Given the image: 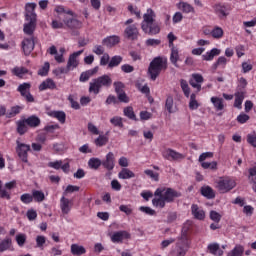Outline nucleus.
<instances>
[{"instance_id": "nucleus-1", "label": "nucleus", "mask_w": 256, "mask_h": 256, "mask_svg": "<svg viewBox=\"0 0 256 256\" xmlns=\"http://www.w3.org/2000/svg\"><path fill=\"white\" fill-rule=\"evenodd\" d=\"M154 197L158 198L152 199V205L164 209L166 203H173L175 199L181 197V193L173 188L160 187L155 190Z\"/></svg>"}, {"instance_id": "nucleus-2", "label": "nucleus", "mask_w": 256, "mask_h": 256, "mask_svg": "<svg viewBox=\"0 0 256 256\" xmlns=\"http://www.w3.org/2000/svg\"><path fill=\"white\" fill-rule=\"evenodd\" d=\"M161 71H167V58L158 56L150 62L148 75L152 81H157V77L161 75Z\"/></svg>"}, {"instance_id": "nucleus-3", "label": "nucleus", "mask_w": 256, "mask_h": 256, "mask_svg": "<svg viewBox=\"0 0 256 256\" xmlns=\"http://www.w3.org/2000/svg\"><path fill=\"white\" fill-rule=\"evenodd\" d=\"M111 85H113V79H111V76L104 74L102 76H99L98 78L93 79L89 83V93H93L94 95H99L103 87H105L106 89H109Z\"/></svg>"}, {"instance_id": "nucleus-4", "label": "nucleus", "mask_w": 256, "mask_h": 256, "mask_svg": "<svg viewBox=\"0 0 256 256\" xmlns=\"http://www.w3.org/2000/svg\"><path fill=\"white\" fill-rule=\"evenodd\" d=\"M61 19V17H58ZM52 29H81L83 27V23L75 18H68L64 16L63 20H53L52 21Z\"/></svg>"}, {"instance_id": "nucleus-5", "label": "nucleus", "mask_w": 256, "mask_h": 256, "mask_svg": "<svg viewBox=\"0 0 256 256\" xmlns=\"http://www.w3.org/2000/svg\"><path fill=\"white\" fill-rule=\"evenodd\" d=\"M235 187H237V182L229 176H222L215 181V188L222 194L233 191Z\"/></svg>"}, {"instance_id": "nucleus-6", "label": "nucleus", "mask_w": 256, "mask_h": 256, "mask_svg": "<svg viewBox=\"0 0 256 256\" xmlns=\"http://www.w3.org/2000/svg\"><path fill=\"white\" fill-rule=\"evenodd\" d=\"M183 234L181 236V241L176 244V249L172 251V256H185L187 255V231H189V228H186L185 226L182 229Z\"/></svg>"}, {"instance_id": "nucleus-7", "label": "nucleus", "mask_w": 256, "mask_h": 256, "mask_svg": "<svg viewBox=\"0 0 256 256\" xmlns=\"http://www.w3.org/2000/svg\"><path fill=\"white\" fill-rule=\"evenodd\" d=\"M29 151H31L30 145L16 141V153L22 163H29Z\"/></svg>"}, {"instance_id": "nucleus-8", "label": "nucleus", "mask_w": 256, "mask_h": 256, "mask_svg": "<svg viewBox=\"0 0 256 256\" xmlns=\"http://www.w3.org/2000/svg\"><path fill=\"white\" fill-rule=\"evenodd\" d=\"M17 91L20 93L21 97H24L27 103H35V97L31 95V83L24 82L20 84Z\"/></svg>"}, {"instance_id": "nucleus-9", "label": "nucleus", "mask_w": 256, "mask_h": 256, "mask_svg": "<svg viewBox=\"0 0 256 256\" xmlns=\"http://www.w3.org/2000/svg\"><path fill=\"white\" fill-rule=\"evenodd\" d=\"M27 23L24 24L23 31L25 35H29L30 37H33V34L35 33V29H37V18H35V15H31L28 17H25Z\"/></svg>"}, {"instance_id": "nucleus-10", "label": "nucleus", "mask_w": 256, "mask_h": 256, "mask_svg": "<svg viewBox=\"0 0 256 256\" xmlns=\"http://www.w3.org/2000/svg\"><path fill=\"white\" fill-rule=\"evenodd\" d=\"M162 157L166 159L167 161H181V159H185V156L183 154L171 149L167 148L162 151Z\"/></svg>"}, {"instance_id": "nucleus-11", "label": "nucleus", "mask_w": 256, "mask_h": 256, "mask_svg": "<svg viewBox=\"0 0 256 256\" xmlns=\"http://www.w3.org/2000/svg\"><path fill=\"white\" fill-rule=\"evenodd\" d=\"M124 37L130 41H137L139 39V28H137V25L127 26L124 30Z\"/></svg>"}, {"instance_id": "nucleus-12", "label": "nucleus", "mask_w": 256, "mask_h": 256, "mask_svg": "<svg viewBox=\"0 0 256 256\" xmlns=\"http://www.w3.org/2000/svg\"><path fill=\"white\" fill-rule=\"evenodd\" d=\"M11 73L12 75H14V77H17L18 79H27L28 75H33V72L23 66H15L11 69Z\"/></svg>"}, {"instance_id": "nucleus-13", "label": "nucleus", "mask_w": 256, "mask_h": 256, "mask_svg": "<svg viewBox=\"0 0 256 256\" xmlns=\"http://www.w3.org/2000/svg\"><path fill=\"white\" fill-rule=\"evenodd\" d=\"M155 12L153 11V9L149 8L147 10V13L144 14L143 16V21L141 23V29L142 31H147V28L149 27V25H151V23H155Z\"/></svg>"}, {"instance_id": "nucleus-14", "label": "nucleus", "mask_w": 256, "mask_h": 256, "mask_svg": "<svg viewBox=\"0 0 256 256\" xmlns=\"http://www.w3.org/2000/svg\"><path fill=\"white\" fill-rule=\"evenodd\" d=\"M22 49L24 51V55H31V53H33V49H35V37L32 36L30 38H24L22 41Z\"/></svg>"}, {"instance_id": "nucleus-15", "label": "nucleus", "mask_w": 256, "mask_h": 256, "mask_svg": "<svg viewBox=\"0 0 256 256\" xmlns=\"http://www.w3.org/2000/svg\"><path fill=\"white\" fill-rule=\"evenodd\" d=\"M203 81H205L203 75L199 73H194L189 80V85H191V87H193V89H196L197 93H199L201 91V84L203 83Z\"/></svg>"}, {"instance_id": "nucleus-16", "label": "nucleus", "mask_w": 256, "mask_h": 256, "mask_svg": "<svg viewBox=\"0 0 256 256\" xmlns=\"http://www.w3.org/2000/svg\"><path fill=\"white\" fill-rule=\"evenodd\" d=\"M213 9L220 19H222V17H227L229 15V11H231V7H229V5L222 3L215 4Z\"/></svg>"}, {"instance_id": "nucleus-17", "label": "nucleus", "mask_w": 256, "mask_h": 256, "mask_svg": "<svg viewBox=\"0 0 256 256\" xmlns=\"http://www.w3.org/2000/svg\"><path fill=\"white\" fill-rule=\"evenodd\" d=\"M125 239H131V234L125 230L114 232L111 236L112 243H123Z\"/></svg>"}, {"instance_id": "nucleus-18", "label": "nucleus", "mask_w": 256, "mask_h": 256, "mask_svg": "<svg viewBox=\"0 0 256 256\" xmlns=\"http://www.w3.org/2000/svg\"><path fill=\"white\" fill-rule=\"evenodd\" d=\"M60 209L63 215H69V213H71V209H73V200L62 196L60 199Z\"/></svg>"}, {"instance_id": "nucleus-19", "label": "nucleus", "mask_w": 256, "mask_h": 256, "mask_svg": "<svg viewBox=\"0 0 256 256\" xmlns=\"http://www.w3.org/2000/svg\"><path fill=\"white\" fill-rule=\"evenodd\" d=\"M83 53V50H79L77 52L72 53L69 56L67 67L70 69V71H73V69H77L79 67V60L77 58Z\"/></svg>"}, {"instance_id": "nucleus-20", "label": "nucleus", "mask_w": 256, "mask_h": 256, "mask_svg": "<svg viewBox=\"0 0 256 256\" xmlns=\"http://www.w3.org/2000/svg\"><path fill=\"white\" fill-rule=\"evenodd\" d=\"M102 166L107 171H113V169H115V154H113V152H109L106 155L105 160L102 161Z\"/></svg>"}, {"instance_id": "nucleus-21", "label": "nucleus", "mask_w": 256, "mask_h": 256, "mask_svg": "<svg viewBox=\"0 0 256 256\" xmlns=\"http://www.w3.org/2000/svg\"><path fill=\"white\" fill-rule=\"evenodd\" d=\"M191 213L197 221H205V210L197 204L191 205Z\"/></svg>"}, {"instance_id": "nucleus-22", "label": "nucleus", "mask_w": 256, "mask_h": 256, "mask_svg": "<svg viewBox=\"0 0 256 256\" xmlns=\"http://www.w3.org/2000/svg\"><path fill=\"white\" fill-rule=\"evenodd\" d=\"M119 43H121V38L117 35L108 36L102 40V45L109 49L115 47V45H119Z\"/></svg>"}, {"instance_id": "nucleus-23", "label": "nucleus", "mask_w": 256, "mask_h": 256, "mask_svg": "<svg viewBox=\"0 0 256 256\" xmlns=\"http://www.w3.org/2000/svg\"><path fill=\"white\" fill-rule=\"evenodd\" d=\"M245 95H247V91H236L234 94L235 101L234 107L236 109H242L243 101H245Z\"/></svg>"}, {"instance_id": "nucleus-24", "label": "nucleus", "mask_w": 256, "mask_h": 256, "mask_svg": "<svg viewBox=\"0 0 256 256\" xmlns=\"http://www.w3.org/2000/svg\"><path fill=\"white\" fill-rule=\"evenodd\" d=\"M99 71V66L94 67L93 69L82 72L79 78L80 83H87L93 75H95Z\"/></svg>"}, {"instance_id": "nucleus-25", "label": "nucleus", "mask_w": 256, "mask_h": 256, "mask_svg": "<svg viewBox=\"0 0 256 256\" xmlns=\"http://www.w3.org/2000/svg\"><path fill=\"white\" fill-rule=\"evenodd\" d=\"M38 89L39 91H47V89L53 91V89H57V84L53 79L47 78L39 85Z\"/></svg>"}, {"instance_id": "nucleus-26", "label": "nucleus", "mask_w": 256, "mask_h": 256, "mask_svg": "<svg viewBox=\"0 0 256 256\" xmlns=\"http://www.w3.org/2000/svg\"><path fill=\"white\" fill-rule=\"evenodd\" d=\"M30 129H37L41 125V118L36 115H31L28 118H24Z\"/></svg>"}, {"instance_id": "nucleus-27", "label": "nucleus", "mask_w": 256, "mask_h": 256, "mask_svg": "<svg viewBox=\"0 0 256 256\" xmlns=\"http://www.w3.org/2000/svg\"><path fill=\"white\" fill-rule=\"evenodd\" d=\"M218 55H221V49L213 48L202 55V61H213Z\"/></svg>"}, {"instance_id": "nucleus-28", "label": "nucleus", "mask_w": 256, "mask_h": 256, "mask_svg": "<svg viewBox=\"0 0 256 256\" xmlns=\"http://www.w3.org/2000/svg\"><path fill=\"white\" fill-rule=\"evenodd\" d=\"M5 251H13V240L9 237L0 242V253H5Z\"/></svg>"}, {"instance_id": "nucleus-29", "label": "nucleus", "mask_w": 256, "mask_h": 256, "mask_svg": "<svg viewBox=\"0 0 256 256\" xmlns=\"http://www.w3.org/2000/svg\"><path fill=\"white\" fill-rule=\"evenodd\" d=\"M207 251L210 253V255L223 256V250L218 243H210L207 246Z\"/></svg>"}, {"instance_id": "nucleus-30", "label": "nucleus", "mask_w": 256, "mask_h": 256, "mask_svg": "<svg viewBox=\"0 0 256 256\" xmlns=\"http://www.w3.org/2000/svg\"><path fill=\"white\" fill-rule=\"evenodd\" d=\"M148 35H159L161 33V27H159V23L152 22L148 24L147 30H143Z\"/></svg>"}, {"instance_id": "nucleus-31", "label": "nucleus", "mask_w": 256, "mask_h": 256, "mask_svg": "<svg viewBox=\"0 0 256 256\" xmlns=\"http://www.w3.org/2000/svg\"><path fill=\"white\" fill-rule=\"evenodd\" d=\"M210 101L213 104L214 109H216V111H223V109H225V101L223 100V98L213 96L210 98Z\"/></svg>"}, {"instance_id": "nucleus-32", "label": "nucleus", "mask_w": 256, "mask_h": 256, "mask_svg": "<svg viewBox=\"0 0 256 256\" xmlns=\"http://www.w3.org/2000/svg\"><path fill=\"white\" fill-rule=\"evenodd\" d=\"M16 126H17L16 131L20 135H25V133L29 131V125L27 124L25 119L18 120L16 123Z\"/></svg>"}, {"instance_id": "nucleus-33", "label": "nucleus", "mask_w": 256, "mask_h": 256, "mask_svg": "<svg viewBox=\"0 0 256 256\" xmlns=\"http://www.w3.org/2000/svg\"><path fill=\"white\" fill-rule=\"evenodd\" d=\"M200 193L206 199H215V190L211 186H203L200 189Z\"/></svg>"}, {"instance_id": "nucleus-34", "label": "nucleus", "mask_w": 256, "mask_h": 256, "mask_svg": "<svg viewBox=\"0 0 256 256\" xmlns=\"http://www.w3.org/2000/svg\"><path fill=\"white\" fill-rule=\"evenodd\" d=\"M228 62H229V60H227L224 56H220V57H218L216 62H214L212 64V69L214 71H217V69H219V67H221V69H225V67H227Z\"/></svg>"}, {"instance_id": "nucleus-35", "label": "nucleus", "mask_w": 256, "mask_h": 256, "mask_svg": "<svg viewBox=\"0 0 256 256\" xmlns=\"http://www.w3.org/2000/svg\"><path fill=\"white\" fill-rule=\"evenodd\" d=\"M22 109H23V106H19V105L12 106L10 110L6 112V119H13V117H17V115L21 113Z\"/></svg>"}, {"instance_id": "nucleus-36", "label": "nucleus", "mask_w": 256, "mask_h": 256, "mask_svg": "<svg viewBox=\"0 0 256 256\" xmlns=\"http://www.w3.org/2000/svg\"><path fill=\"white\" fill-rule=\"evenodd\" d=\"M109 132L106 133V135H99L95 140H94V145L96 147H105L107 143H109Z\"/></svg>"}, {"instance_id": "nucleus-37", "label": "nucleus", "mask_w": 256, "mask_h": 256, "mask_svg": "<svg viewBox=\"0 0 256 256\" xmlns=\"http://www.w3.org/2000/svg\"><path fill=\"white\" fill-rule=\"evenodd\" d=\"M50 116L57 119L62 125L65 124V121H67V114H65L64 111H52Z\"/></svg>"}, {"instance_id": "nucleus-38", "label": "nucleus", "mask_w": 256, "mask_h": 256, "mask_svg": "<svg viewBox=\"0 0 256 256\" xmlns=\"http://www.w3.org/2000/svg\"><path fill=\"white\" fill-rule=\"evenodd\" d=\"M71 253L72 255L75 256H81V255H85L87 253V250L85 249V247L78 245V244H72L71 245Z\"/></svg>"}, {"instance_id": "nucleus-39", "label": "nucleus", "mask_w": 256, "mask_h": 256, "mask_svg": "<svg viewBox=\"0 0 256 256\" xmlns=\"http://www.w3.org/2000/svg\"><path fill=\"white\" fill-rule=\"evenodd\" d=\"M32 200L35 203H43L45 201V193L41 190H32Z\"/></svg>"}, {"instance_id": "nucleus-40", "label": "nucleus", "mask_w": 256, "mask_h": 256, "mask_svg": "<svg viewBox=\"0 0 256 256\" xmlns=\"http://www.w3.org/2000/svg\"><path fill=\"white\" fill-rule=\"evenodd\" d=\"M119 179H133L135 177V173L128 168H122V170L118 173Z\"/></svg>"}, {"instance_id": "nucleus-41", "label": "nucleus", "mask_w": 256, "mask_h": 256, "mask_svg": "<svg viewBox=\"0 0 256 256\" xmlns=\"http://www.w3.org/2000/svg\"><path fill=\"white\" fill-rule=\"evenodd\" d=\"M37 8L36 3H27L25 6V17H31V15H34V18H37V14L35 13V9Z\"/></svg>"}, {"instance_id": "nucleus-42", "label": "nucleus", "mask_w": 256, "mask_h": 256, "mask_svg": "<svg viewBox=\"0 0 256 256\" xmlns=\"http://www.w3.org/2000/svg\"><path fill=\"white\" fill-rule=\"evenodd\" d=\"M102 164V161L101 159L99 158H90L89 161H88V167L90 169H93L94 171H97V169H99V167H101Z\"/></svg>"}, {"instance_id": "nucleus-43", "label": "nucleus", "mask_w": 256, "mask_h": 256, "mask_svg": "<svg viewBox=\"0 0 256 256\" xmlns=\"http://www.w3.org/2000/svg\"><path fill=\"white\" fill-rule=\"evenodd\" d=\"M121 63H123V57L116 55L110 59V61L108 63V67H109V69H113V67H119V65H121Z\"/></svg>"}, {"instance_id": "nucleus-44", "label": "nucleus", "mask_w": 256, "mask_h": 256, "mask_svg": "<svg viewBox=\"0 0 256 256\" xmlns=\"http://www.w3.org/2000/svg\"><path fill=\"white\" fill-rule=\"evenodd\" d=\"M180 87L184 93V96L189 98L191 97V88H189V83L185 79L180 80Z\"/></svg>"}, {"instance_id": "nucleus-45", "label": "nucleus", "mask_w": 256, "mask_h": 256, "mask_svg": "<svg viewBox=\"0 0 256 256\" xmlns=\"http://www.w3.org/2000/svg\"><path fill=\"white\" fill-rule=\"evenodd\" d=\"M189 109L191 111H195V110L199 109V102L197 101V94L196 93H192L190 95Z\"/></svg>"}, {"instance_id": "nucleus-46", "label": "nucleus", "mask_w": 256, "mask_h": 256, "mask_svg": "<svg viewBox=\"0 0 256 256\" xmlns=\"http://www.w3.org/2000/svg\"><path fill=\"white\" fill-rule=\"evenodd\" d=\"M123 113L125 117H127L128 119H131V121H137V115H135V111L133 110V107L131 106L125 107L123 110Z\"/></svg>"}, {"instance_id": "nucleus-47", "label": "nucleus", "mask_w": 256, "mask_h": 256, "mask_svg": "<svg viewBox=\"0 0 256 256\" xmlns=\"http://www.w3.org/2000/svg\"><path fill=\"white\" fill-rule=\"evenodd\" d=\"M55 12L58 13V15H62V13H64L65 15H70V17L75 16V12H73L71 9H65V6L63 5L56 6Z\"/></svg>"}, {"instance_id": "nucleus-48", "label": "nucleus", "mask_w": 256, "mask_h": 256, "mask_svg": "<svg viewBox=\"0 0 256 256\" xmlns=\"http://www.w3.org/2000/svg\"><path fill=\"white\" fill-rule=\"evenodd\" d=\"M170 61L172 65L177 67V61H179V50L175 47L171 48Z\"/></svg>"}, {"instance_id": "nucleus-49", "label": "nucleus", "mask_w": 256, "mask_h": 256, "mask_svg": "<svg viewBox=\"0 0 256 256\" xmlns=\"http://www.w3.org/2000/svg\"><path fill=\"white\" fill-rule=\"evenodd\" d=\"M245 253V248L241 245H236L231 252L228 253V256H243Z\"/></svg>"}, {"instance_id": "nucleus-50", "label": "nucleus", "mask_w": 256, "mask_h": 256, "mask_svg": "<svg viewBox=\"0 0 256 256\" xmlns=\"http://www.w3.org/2000/svg\"><path fill=\"white\" fill-rule=\"evenodd\" d=\"M49 69H51V64H49V62H45L38 70V75H40V77H47L49 75Z\"/></svg>"}, {"instance_id": "nucleus-51", "label": "nucleus", "mask_w": 256, "mask_h": 256, "mask_svg": "<svg viewBox=\"0 0 256 256\" xmlns=\"http://www.w3.org/2000/svg\"><path fill=\"white\" fill-rule=\"evenodd\" d=\"M224 33H225V32L223 31V28H221V27H219V26H215V27L212 29V37H213V39H222Z\"/></svg>"}, {"instance_id": "nucleus-52", "label": "nucleus", "mask_w": 256, "mask_h": 256, "mask_svg": "<svg viewBox=\"0 0 256 256\" xmlns=\"http://www.w3.org/2000/svg\"><path fill=\"white\" fill-rule=\"evenodd\" d=\"M179 6L183 13H195V8H193L189 3L180 2Z\"/></svg>"}, {"instance_id": "nucleus-53", "label": "nucleus", "mask_w": 256, "mask_h": 256, "mask_svg": "<svg viewBox=\"0 0 256 256\" xmlns=\"http://www.w3.org/2000/svg\"><path fill=\"white\" fill-rule=\"evenodd\" d=\"M248 171H249V179H251V181H253L254 183L252 189L253 191L256 192V163H255V166L250 168Z\"/></svg>"}, {"instance_id": "nucleus-54", "label": "nucleus", "mask_w": 256, "mask_h": 256, "mask_svg": "<svg viewBox=\"0 0 256 256\" xmlns=\"http://www.w3.org/2000/svg\"><path fill=\"white\" fill-rule=\"evenodd\" d=\"M251 119V117L245 113H240L237 118L236 121L237 123H240V125H245V123H247V121H249Z\"/></svg>"}, {"instance_id": "nucleus-55", "label": "nucleus", "mask_w": 256, "mask_h": 256, "mask_svg": "<svg viewBox=\"0 0 256 256\" xmlns=\"http://www.w3.org/2000/svg\"><path fill=\"white\" fill-rule=\"evenodd\" d=\"M246 141L251 147L256 149V132H252L246 136Z\"/></svg>"}, {"instance_id": "nucleus-56", "label": "nucleus", "mask_w": 256, "mask_h": 256, "mask_svg": "<svg viewBox=\"0 0 256 256\" xmlns=\"http://www.w3.org/2000/svg\"><path fill=\"white\" fill-rule=\"evenodd\" d=\"M201 167L203 169H211V171H217V162H202Z\"/></svg>"}, {"instance_id": "nucleus-57", "label": "nucleus", "mask_w": 256, "mask_h": 256, "mask_svg": "<svg viewBox=\"0 0 256 256\" xmlns=\"http://www.w3.org/2000/svg\"><path fill=\"white\" fill-rule=\"evenodd\" d=\"M110 123L114 125V127H120V129L123 128V118L119 116L112 117Z\"/></svg>"}, {"instance_id": "nucleus-58", "label": "nucleus", "mask_w": 256, "mask_h": 256, "mask_svg": "<svg viewBox=\"0 0 256 256\" xmlns=\"http://www.w3.org/2000/svg\"><path fill=\"white\" fill-rule=\"evenodd\" d=\"M20 201H22L24 205H29V203H33V195L24 193L20 196Z\"/></svg>"}, {"instance_id": "nucleus-59", "label": "nucleus", "mask_w": 256, "mask_h": 256, "mask_svg": "<svg viewBox=\"0 0 256 256\" xmlns=\"http://www.w3.org/2000/svg\"><path fill=\"white\" fill-rule=\"evenodd\" d=\"M16 243L18 247H23L25 243H27V235L25 234L16 235Z\"/></svg>"}, {"instance_id": "nucleus-60", "label": "nucleus", "mask_w": 256, "mask_h": 256, "mask_svg": "<svg viewBox=\"0 0 256 256\" xmlns=\"http://www.w3.org/2000/svg\"><path fill=\"white\" fill-rule=\"evenodd\" d=\"M247 79L241 77L239 80H238V85H237V89L236 91H246L245 89L247 88Z\"/></svg>"}, {"instance_id": "nucleus-61", "label": "nucleus", "mask_w": 256, "mask_h": 256, "mask_svg": "<svg viewBox=\"0 0 256 256\" xmlns=\"http://www.w3.org/2000/svg\"><path fill=\"white\" fill-rule=\"evenodd\" d=\"M119 211L122 213H125V215L129 216L133 213V208H131V205H120L119 206Z\"/></svg>"}, {"instance_id": "nucleus-62", "label": "nucleus", "mask_w": 256, "mask_h": 256, "mask_svg": "<svg viewBox=\"0 0 256 256\" xmlns=\"http://www.w3.org/2000/svg\"><path fill=\"white\" fill-rule=\"evenodd\" d=\"M221 214H219L217 211L215 210H211L210 211V219L211 221H214V223H219L221 221Z\"/></svg>"}, {"instance_id": "nucleus-63", "label": "nucleus", "mask_w": 256, "mask_h": 256, "mask_svg": "<svg viewBox=\"0 0 256 256\" xmlns=\"http://www.w3.org/2000/svg\"><path fill=\"white\" fill-rule=\"evenodd\" d=\"M165 107L168 113H173V97L172 96L167 97Z\"/></svg>"}, {"instance_id": "nucleus-64", "label": "nucleus", "mask_w": 256, "mask_h": 256, "mask_svg": "<svg viewBox=\"0 0 256 256\" xmlns=\"http://www.w3.org/2000/svg\"><path fill=\"white\" fill-rule=\"evenodd\" d=\"M145 175H147L148 177H150V179H153V181H159V173L154 172L153 170H145L144 171Z\"/></svg>"}]
</instances>
